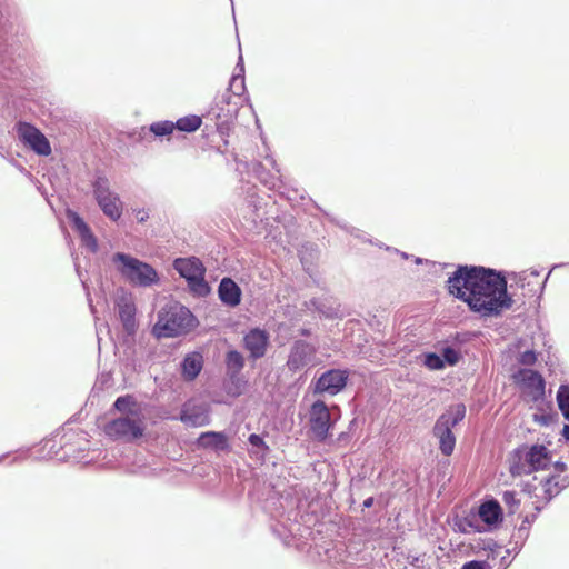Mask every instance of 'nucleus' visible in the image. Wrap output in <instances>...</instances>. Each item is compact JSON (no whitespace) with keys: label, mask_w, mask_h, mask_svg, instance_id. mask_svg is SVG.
I'll return each mask as SVG.
<instances>
[{"label":"nucleus","mask_w":569,"mask_h":569,"mask_svg":"<svg viewBox=\"0 0 569 569\" xmlns=\"http://www.w3.org/2000/svg\"><path fill=\"white\" fill-rule=\"evenodd\" d=\"M137 406L136 398L132 395L120 396L113 402V408L119 412L127 415H136L133 409Z\"/></svg>","instance_id":"36"},{"label":"nucleus","mask_w":569,"mask_h":569,"mask_svg":"<svg viewBox=\"0 0 569 569\" xmlns=\"http://www.w3.org/2000/svg\"><path fill=\"white\" fill-rule=\"evenodd\" d=\"M136 217L139 223H144L149 219V212L144 209H139Z\"/></svg>","instance_id":"48"},{"label":"nucleus","mask_w":569,"mask_h":569,"mask_svg":"<svg viewBox=\"0 0 569 569\" xmlns=\"http://www.w3.org/2000/svg\"><path fill=\"white\" fill-rule=\"evenodd\" d=\"M26 456H27V451H26V452H22V453H21V455H19V456H17V457L13 459V461H14V462H16V461H19V460L23 459Z\"/></svg>","instance_id":"55"},{"label":"nucleus","mask_w":569,"mask_h":569,"mask_svg":"<svg viewBox=\"0 0 569 569\" xmlns=\"http://www.w3.org/2000/svg\"><path fill=\"white\" fill-rule=\"evenodd\" d=\"M248 442L251 446L249 451L250 456L263 462L270 452V447L267 445L263 437L258 433H251L248 437Z\"/></svg>","instance_id":"27"},{"label":"nucleus","mask_w":569,"mask_h":569,"mask_svg":"<svg viewBox=\"0 0 569 569\" xmlns=\"http://www.w3.org/2000/svg\"><path fill=\"white\" fill-rule=\"evenodd\" d=\"M305 307L308 310L317 311L326 319H337L343 316L339 303H337L333 298L329 297L311 298L305 302Z\"/></svg>","instance_id":"21"},{"label":"nucleus","mask_w":569,"mask_h":569,"mask_svg":"<svg viewBox=\"0 0 569 569\" xmlns=\"http://www.w3.org/2000/svg\"><path fill=\"white\" fill-rule=\"evenodd\" d=\"M40 450H47L46 453H41V457L48 459L57 458L59 460H77L80 458L79 455L70 453L71 448L67 443L57 447L56 441L53 439L44 440Z\"/></svg>","instance_id":"24"},{"label":"nucleus","mask_w":569,"mask_h":569,"mask_svg":"<svg viewBox=\"0 0 569 569\" xmlns=\"http://www.w3.org/2000/svg\"><path fill=\"white\" fill-rule=\"evenodd\" d=\"M551 465H552V467L555 469V472L558 473V475H561V473L566 472L567 469H568V465L566 462L561 461V460H558V461H556L553 463L551 462Z\"/></svg>","instance_id":"47"},{"label":"nucleus","mask_w":569,"mask_h":569,"mask_svg":"<svg viewBox=\"0 0 569 569\" xmlns=\"http://www.w3.org/2000/svg\"><path fill=\"white\" fill-rule=\"evenodd\" d=\"M176 130L174 121L163 120L152 122L149 126V131L158 138L170 136Z\"/></svg>","instance_id":"37"},{"label":"nucleus","mask_w":569,"mask_h":569,"mask_svg":"<svg viewBox=\"0 0 569 569\" xmlns=\"http://www.w3.org/2000/svg\"><path fill=\"white\" fill-rule=\"evenodd\" d=\"M180 421L188 427H203L210 423V410L204 403L187 401L180 410Z\"/></svg>","instance_id":"14"},{"label":"nucleus","mask_w":569,"mask_h":569,"mask_svg":"<svg viewBox=\"0 0 569 569\" xmlns=\"http://www.w3.org/2000/svg\"><path fill=\"white\" fill-rule=\"evenodd\" d=\"M106 435L113 440L132 441L141 438L144 433L142 421L130 417H120L109 421L104 426Z\"/></svg>","instance_id":"11"},{"label":"nucleus","mask_w":569,"mask_h":569,"mask_svg":"<svg viewBox=\"0 0 569 569\" xmlns=\"http://www.w3.org/2000/svg\"><path fill=\"white\" fill-rule=\"evenodd\" d=\"M197 446L217 452L230 450L228 436L223 431H206L200 433L197 439Z\"/></svg>","instance_id":"22"},{"label":"nucleus","mask_w":569,"mask_h":569,"mask_svg":"<svg viewBox=\"0 0 569 569\" xmlns=\"http://www.w3.org/2000/svg\"><path fill=\"white\" fill-rule=\"evenodd\" d=\"M232 99L233 96L229 90H226L220 97L216 98L214 102H219L220 106H224L226 108H229L230 106H238V103L233 102Z\"/></svg>","instance_id":"46"},{"label":"nucleus","mask_w":569,"mask_h":569,"mask_svg":"<svg viewBox=\"0 0 569 569\" xmlns=\"http://www.w3.org/2000/svg\"><path fill=\"white\" fill-rule=\"evenodd\" d=\"M422 363L430 370H442L446 368V365L442 360L440 353L437 352H426L423 353Z\"/></svg>","instance_id":"39"},{"label":"nucleus","mask_w":569,"mask_h":569,"mask_svg":"<svg viewBox=\"0 0 569 569\" xmlns=\"http://www.w3.org/2000/svg\"><path fill=\"white\" fill-rule=\"evenodd\" d=\"M535 489L536 487L533 485L527 483L523 490L527 491L528 493H531Z\"/></svg>","instance_id":"54"},{"label":"nucleus","mask_w":569,"mask_h":569,"mask_svg":"<svg viewBox=\"0 0 569 569\" xmlns=\"http://www.w3.org/2000/svg\"><path fill=\"white\" fill-rule=\"evenodd\" d=\"M281 529L280 530L278 527H273V532L276 535H278V537L286 543L288 545L289 541H288V538L293 536L295 535V523H291L289 527H287L286 525L281 523Z\"/></svg>","instance_id":"42"},{"label":"nucleus","mask_w":569,"mask_h":569,"mask_svg":"<svg viewBox=\"0 0 569 569\" xmlns=\"http://www.w3.org/2000/svg\"><path fill=\"white\" fill-rule=\"evenodd\" d=\"M502 501L507 507H509L512 511L517 509L520 505V500L517 499L516 491L507 490L502 493Z\"/></svg>","instance_id":"43"},{"label":"nucleus","mask_w":569,"mask_h":569,"mask_svg":"<svg viewBox=\"0 0 569 569\" xmlns=\"http://www.w3.org/2000/svg\"><path fill=\"white\" fill-rule=\"evenodd\" d=\"M415 261H416V263H417V264L422 263V259H421V258H416V260H415Z\"/></svg>","instance_id":"56"},{"label":"nucleus","mask_w":569,"mask_h":569,"mask_svg":"<svg viewBox=\"0 0 569 569\" xmlns=\"http://www.w3.org/2000/svg\"><path fill=\"white\" fill-rule=\"evenodd\" d=\"M536 518H537V513L527 515L525 517V519L522 520V523L517 529V531L512 533L511 543L515 545L513 546L515 551L518 552L522 548L525 541L529 537L530 526L536 520Z\"/></svg>","instance_id":"26"},{"label":"nucleus","mask_w":569,"mask_h":569,"mask_svg":"<svg viewBox=\"0 0 569 569\" xmlns=\"http://www.w3.org/2000/svg\"><path fill=\"white\" fill-rule=\"evenodd\" d=\"M66 217L72 224L73 230L79 234L82 244L91 253H96L99 249L98 240L84 219L77 211L70 208H67Z\"/></svg>","instance_id":"15"},{"label":"nucleus","mask_w":569,"mask_h":569,"mask_svg":"<svg viewBox=\"0 0 569 569\" xmlns=\"http://www.w3.org/2000/svg\"><path fill=\"white\" fill-rule=\"evenodd\" d=\"M250 166L260 182L263 183L269 190L280 188L279 178L266 171L261 162L253 161Z\"/></svg>","instance_id":"30"},{"label":"nucleus","mask_w":569,"mask_h":569,"mask_svg":"<svg viewBox=\"0 0 569 569\" xmlns=\"http://www.w3.org/2000/svg\"><path fill=\"white\" fill-rule=\"evenodd\" d=\"M475 515L478 517V523L483 522L486 531L497 528L503 520L502 508L496 499L483 501Z\"/></svg>","instance_id":"17"},{"label":"nucleus","mask_w":569,"mask_h":569,"mask_svg":"<svg viewBox=\"0 0 569 569\" xmlns=\"http://www.w3.org/2000/svg\"><path fill=\"white\" fill-rule=\"evenodd\" d=\"M325 216L328 218V220L330 222H332V223L337 224L338 227H340L341 229L346 230L351 236L359 238L362 241H368V242L372 243V241L369 238H367L365 232L361 231L360 229L355 228V227H349L345 221H340L327 212H325Z\"/></svg>","instance_id":"38"},{"label":"nucleus","mask_w":569,"mask_h":569,"mask_svg":"<svg viewBox=\"0 0 569 569\" xmlns=\"http://www.w3.org/2000/svg\"><path fill=\"white\" fill-rule=\"evenodd\" d=\"M111 260L119 274L133 287L148 288L160 281L158 271L150 263L129 253L116 252Z\"/></svg>","instance_id":"4"},{"label":"nucleus","mask_w":569,"mask_h":569,"mask_svg":"<svg viewBox=\"0 0 569 569\" xmlns=\"http://www.w3.org/2000/svg\"><path fill=\"white\" fill-rule=\"evenodd\" d=\"M540 483L543 488V498L546 503H548L569 487V475L562 476V478L556 482H552L550 479H542Z\"/></svg>","instance_id":"25"},{"label":"nucleus","mask_w":569,"mask_h":569,"mask_svg":"<svg viewBox=\"0 0 569 569\" xmlns=\"http://www.w3.org/2000/svg\"><path fill=\"white\" fill-rule=\"evenodd\" d=\"M549 276H550V271L548 272L545 280H542V281L529 279L528 276H520L519 281L521 282V288L523 289L522 295L529 296V297L536 296L537 299H540L542 296V292L545 290L546 282H547Z\"/></svg>","instance_id":"28"},{"label":"nucleus","mask_w":569,"mask_h":569,"mask_svg":"<svg viewBox=\"0 0 569 569\" xmlns=\"http://www.w3.org/2000/svg\"><path fill=\"white\" fill-rule=\"evenodd\" d=\"M529 279L535 278V280H538L540 272L538 270H531L529 274H527Z\"/></svg>","instance_id":"52"},{"label":"nucleus","mask_w":569,"mask_h":569,"mask_svg":"<svg viewBox=\"0 0 569 569\" xmlns=\"http://www.w3.org/2000/svg\"><path fill=\"white\" fill-rule=\"evenodd\" d=\"M202 126V118L197 114H189L174 121L176 130L192 133Z\"/></svg>","instance_id":"32"},{"label":"nucleus","mask_w":569,"mask_h":569,"mask_svg":"<svg viewBox=\"0 0 569 569\" xmlns=\"http://www.w3.org/2000/svg\"><path fill=\"white\" fill-rule=\"evenodd\" d=\"M19 141L40 157H48L52 149L49 139L34 124L27 121L16 123Z\"/></svg>","instance_id":"9"},{"label":"nucleus","mask_w":569,"mask_h":569,"mask_svg":"<svg viewBox=\"0 0 569 569\" xmlns=\"http://www.w3.org/2000/svg\"><path fill=\"white\" fill-rule=\"evenodd\" d=\"M181 377L184 381H193L203 368V357L198 351L187 353L181 363Z\"/></svg>","instance_id":"23"},{"label":"nucleus","mask_w":569,"mask_h":569,"mask_svg":"<svg viewBox=\"0 0 569 569\" xmlns=\"http://www.w3.org/2000/svg\"><path fill=\"white\" fill-rule=\"evenodd\" d=\"M91 186L93 198L103 214L112 222L119 221L123 213V203L119 194L111 190L109 179L97 173Z\"/></svg>","instance_id":"7"},{"label":"nucleus","mask_w":569,"mask_h":569,"mask_svg":"<svg viewBox=\"0 0 569 569\" xmlns=\"http://www.w3.org/2000/svg\"><path fill=\"white\" fill-rule=\"evenodd\" d=\"M373 502H375V498L368 497L367 499L363 500L362 507L366 509L371 508L373 506Z\"/></svg>","instance_id":"49"},{"label":"nucleus","mask_w":569,"mask_h":569,"mask_svg":"<svg viewBox=\"0 0 569 569\" xmlns=\"http://www.w3.org/2000/svg\"><path fill=\"white\" fill-rule=\"evenodd\" d=\"M198 325L197 318L184 306L173 305L158 312L153 333L159 338H173L190 332Z\"/></svg>","instance_id":"3"},{"label":"nucleus","mask_w":569,"mask_h":569,"mask_svg":"<svg viewBox=\"0 0 569 569\" xmlns=\"http://www.w3.org/2000/svg\"><path fill=\"white\" fill-rule=\"evenodd\" d=\"M243 345L253 360L260 359L266 355L269 345V335L263 329L253 328L244 335Z\"/></svg>","instance_id":"18"},{"label":"nucleus","mask_w":569,"mask_h":569,"mask_svg":"<svg viewBox=\"0 0 569 569\" xmlns=\"http://www.w3.org/2000/svg\"><path fill=\"white\" fill-rule=\"evenodd\" d=\"M461 569H492L487 560H470L462 565Z\"/></svg>","instance_id":"45"},{"label":"nucleus","mask_w":569,"mask_h":569,"mask_svg":"<svg viewBox=\"0 0 569 569\" xmlns=\"http://www.w3.org/2000/svg\"><path fill=\"white\" fill-rule=\"evenodd\" d=\"M226 365L233 375L239 373L244 367V358L238 350H229L226 355Z\"/></svg>","instance_id":"35"},{"label":"nucleus","mask_w":569,"mask_h":569,"mask_svg":"<svg viewBox=\"0 0 569 569\" xmlns=\"http://www.w3.org/2000/svg\"><path fill=\"white\" fill-rule=\"evenodd\" d=\"M237 113L238 106L226 108L224 106H220L219 102H214L207 113V120L214 121L217 136L222 141V144L216 147L218 153L224 154L227 152V137L231 131V126L237 118Z\"/></svg>","instance_id":"8"},{"label":"nucleus","mask_w":569,"mask_h":569,"mask_svg":"<svg viewBox=\"0 0 569 569\" xmlns=\"http://www.w3.org/2000/svg\"><path fill=\"white\" fill-rule=\"evenodd\" d=\"M457 527V531L461 533L469 532H485V526L478 523V517L475 515L473 510H471L463 519H460L455 523Z\"/></svg>","instance_id":"31"},{"label":"nucleus","mask_w":569,"mask_h":569,"mask_svg":"<svg viewBox=\"0 0 569 569\" xmlns=\"http://www.w3.org/2000/svg\"><path fill=\"white\" fill-rule=\"evenodd\" d=\"M317 349L305 340H296L290 349L287 367L291 372H298L307 367L313 359Z\"/></svg>","instance_id":"13"},{"label":"nucleus","mask_w":569,"mask_h":569,"mask_svg":"<svg viewBox=\"0 0 569 569\" xmlns=\"http://www.w3.org/2000/svg\"><path fill=\"white\" fill-rule=\"evenodd\" d=\"M560 478H562L561 475H558V473H552V475H549L548 477H546L545 479H550L552 482H556L558 481Z\"/></svg>","instance_id":"51"},{"label":"nucleus","mask_w":569,"mask_h":569,"mask_svg":"<svg viewBox=\"0 0 569 569\" xmlns=\"http://www.w3.org/2000/svg\"><path fill=\"white\" fill-rule=\"evenodd\" d=\"M473 337L472 332L465 331V332H455L451 335L448 339L449 342L456 345V346H462L469 342Z\"/></svg>","instance_id":"41"},{"label":"nucleus","mask_w":569,"mask_h":569,"mask_svg":"<svg viewBox=\"0 0 569 569\" xmlns=\"http://www.w3.org/2000/svg\"><path fill=\"white\" fill-rule=\"evenodd\" d=\"M561 435L567 441H569V425L563 426Z\"/></svg>","instance_id":"50"},{"label":"nucleus","mask_w":569,"mask_h":569,"mask_svg":"<svg viewBox=\"0 0 569 569\" xmlns=\"http://www.w3.org/2000/svg\"><path fill=\"white\" fill-rule=\"evenodd\" d=\"M401 256L407 259L408 258V254L406 252H401Z\"/></svg>","instance_id":"57"},{"label":"nucleus","mask_w":569,"mask_h":569,"mask_svg":"<svg viewBox=\"0 0 569 569\" xmlns=\"http://www.w3.org/2000/svg\"><path fill=\"white\" fill-rule=\"evenodd\" d=\"M6 457H7V455L0 456V461H2Z\"/></svg>","instance_id":"59"},{"label":"nucleus","mask_w":569,"mask_h":569,"mask_svg":"<svg viewBox=\"0 0 569 569\" xmlns=\"http://www.w3.org/2000/svg\"><path fill=\"white\" fill-rule=\"evenodd\" d=\"M300 335L303 336V337H309L311 336V330L309 328H301L300 329Z\"/></svg>","instance_id":"53"},{"label":"nucleus","mask_w":569,"mask_h":569,"mask_svg":"<svg viewBox=\"0 0 569 569\" xmlns=\"http://www.w3.org/2000/svg\"><path fill=\"white\" fill-rule=\"evenodd\" d=\"M466 406L456 403L440 415L432 428L433 436L439 440V450L443 456H451L456 447V436L452 428L459 425L466 417Z\"/></svg>","instance_id":"5"},{"label":"nucleus","mask_w":569,"mask_h":569,"mask_svg":"<svg viewBox=\"0 0 569 569\" xmlns=\"http://www.w3.org/2000/svg\"><path fill=\"white\" fill-rule=\"evenodd\" d=\"M236 69L238 70V73H234L229 82V88L227 90L230 91L232 96L239 97L246 89L244 86V64H243V58L240 54Z\"/></svg>","instance_id":"29"},{"label":"nucleus","mask_w":569,"mask_h":569,"mask_svg":"<svg viewBox=\"0 0 569 569\" xmlns=\"http://www.w3.org/2000/svg\"><path fill=\"white\" fill-rule=\"evenodd\" d=\"M335 426L330 410L323 400H316L309 410V429L312 437L323 442L329 436L330 429Z\"/></svg>","instance_id":"10"},{"label":"nucleus","mask_w":569,"mask_h":569,"mask_svg":"<svg viewBox=\"0 0 569 569\" xmlns=\"http://www.w3.org/2000/svg\"><path fill=\"white\" fill-rule=\"evenodd\" d=\"M556 400L563 418L569 421V383H562L558 388Z\"/></svg>","instance_id":"34"},{"label":"nucleus","mask_w":569,"mask_h":569,"mask_svg":"<svg viewBox=\"0 0 569 569\" xmlns=\"http://www.w3.org/2000/svg\"><path fill=\"white\" fill-rule=\"evenodd\" d=\"M218 297L228 308H236L241 303L242 290L230 277H223L218 286Z\"/></svg>","instance_id":"20"},{"label":"nucleus","mask_w":569,"mask_h":569,"mask_svg":"<svg viewBox=\"0 0 569 569\" xmlns=\"http://www.w3.org/2000/svg\"><path fill=\"white\" fill-rule=\"evenodd\" d=\"M536 511H537V512H540V511H541V507L536 506Z\"/></svg>","instance_id":"58"},{"label":"nucleus","mask_w":569,"mask_h":569,"mask_svg":"<svg viewBox=\"0 0 569 569\" xmlns=\"http://www.w3.org/2000/svg\"><path fill=\"white\" fill-rule=\"evenodd\" d=\"M551 451L541 443H522L509 455V472L512 477L529 476L551 466Z\"/></svg>","instance_id":"2"},{"label":"nucleus","mask_w":569,"mask_h":569,"mask_svg":"<svg viewBox=\"0 0 569 569\" xmlns=\"http://www.w3.org/2000/svg\"><path fill=\"white\" fill-rule=\"evenodd\" d=\"M116 308L123 330L128 335H133L137 330V308L133 300L130 297L123 295L117 299Z\"/></svg>","instance_id":"19"},{"label":"nucleus","mask_w":569,"mask_h":569,"mask_svg":"<svg viewBox=\"0 0 569 569\" xmlns=\"http://www.w3.org/2000/svg\"><path fill=\"white\" fill-rule=\"evenodd\" d=\"M537 352L535 350H526L518 357V362L523 366H533L537 362Z\"/></svg>","instance_id":"44"},{"label":"nucleus","mask_w":569,"mask_h":569,"mask_svg":"<svg viewBox=\"0 0 569 569\" xmlns=\"http://www.w3.org/2000/svg\"><path fill=\"white\" fill-rule=\"evenodd\" d=\"M447 289L481 318L498 317L513 305L505 273L482 266L459 264Z\"/></svg>","instance_id":"1"},{"label":"nucleus","mask_w":569,"mask_h":569,"mask_svg":"<svg viewBox=\"0 0 569 569\" xmlns=\"http://www.w3.org/2000/svg\"><path fill=\"white\" fill-rule=\"evenodd\" d=\"M513 381L527 389H530L535 395V401L545 396L546 381L542 375L537 370L519 369L512 375Z\"/></svg>","instance_id":"16"},{"label":"nucleus","mask_w":569,"mask_h":569,"mask_svg":"<svg viewBox=\"0 0 569 569\" xmlns=\"http://www.w3.org/2000/svg\"><path fill=\"white\" fill-rule=\"evenodd\" d=\"M349 369H329L322 372L313 382V395L336 396L341 392L349 380Z\"/></svg>","instance_id":"12"},{"label":"nucleus","mask_w":569,"mask_h":569,"mask_svg":"<svg viewBox=\"0 0 569 569\" xmlns=\"http://www.w3.org/2000/svg\"><path fill=\"white\" fill-rule=\"evenodd\" d=\"M3 132L2 130L0 129V136H2ZM0 157L3 158L8 163H10L13 168H16L19 172H21L24 177L27 178H31L32 174L29 170H27L22 164L21 162H19L14 157L13 154L11 153V151L9 150V146L7 144L6 141H3L1 138H0Z\"/></svg>","instance_id":"33"},{"label":"nucleus","mask_w":569,"mask_h":569,"mask_svg":"<svg viewBox=\"0 0 569 569\" xmlns=\"http://www.w3.org/2000/svg\"><path fill=\"white\" fill-rule=\"evenodd\" d=\"M440 355L445 365L450 367L456 366L462 358L461 352L450 346L443 347Z\"/></svg>","instance_id":"40"},{"label":"nucleus","mask_w":569,"mask_h":569,"mask_svg":"<svg viewBox=\"0 0 569 569\" xmlns=\"http://www.w3.org/2000/svg\"><path fill=\"white\" fill-rule=\"evenodd\" d=\"M173 269L183 278L194 297L204 298L210 295L211 287L206 280V267L197 257L176 258Z\"/></svg>","instance_id":"6"}]
</instances>
